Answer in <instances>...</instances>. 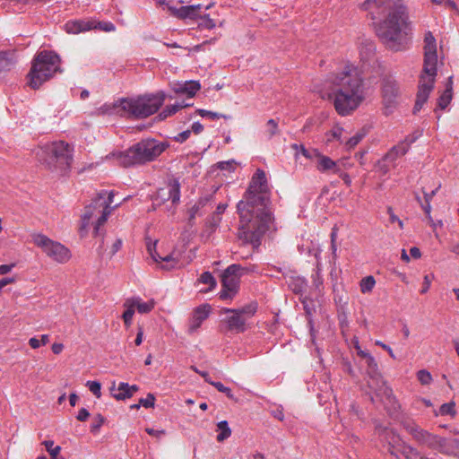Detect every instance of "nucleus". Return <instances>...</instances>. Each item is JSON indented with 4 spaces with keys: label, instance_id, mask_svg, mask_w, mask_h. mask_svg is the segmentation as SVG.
Masks as SVG:
<instances>
[{
    "label": "nucleus",
    "instance_id": "f257e3e1",
    "mask_svg": "<svg viewBox=\"0 0 459 459\" xmlns=\"http://www.w3.org/2000/svg\"><path fill=\"white\" fill-rule=\"evenodd\" d=\"M271 191L265 172L258 169L251 178L243 199L237 204L239 215L238 238L243 245L254 249L261 245L262 238L273 221L271 211Z\"/></svg>",
    "mask_w": 459,
    "mask_h": 459
},
{
    "label": "nucleus",
    "instance_id": "f03ea898",
    "mask_svg": "<svg viewBox=\"0 0 459 459\" xmlns=\"http://www.w3.org/2000/svg\"><path fill=\"white\" fill-rule=\"evenodd\" d=\"M359 8L373 21L377 36L388 49L397 52L407 48L405 30L410 21L405 0H365Z\"/></svg>",
    "mask_w": 459,
    "mask_h": 459
},
{
    "label": "nucleus",
    "instance_id": "7ed1b4c3",
    "mask_svg": "<svg viewBox=\"0 0 459 459\" xmlns=\"http://www.w3.org/2000/svg\"><path fill=\"white\" fill-rule=\"evenodd\" d=\"M330 97L333 99L336 112L349 116L366 100V87L358 68L346 65L341 71L333 74L329 79Z\"/></svg>",
    "mask_w": 459,
    "mask_h": 459
},
{
    "label": "nucleus",
    "instance_id": "20e7f679",
    "mask_svg": "<svg viewBox=\"0 0 459 459\" xmlns=\"http://www.w3.org/2000/svg\"><path fill=\"white\" fill-rule=\"evenodd\" d=\"M437 42L431 31H427L424 36V64L420 76L418 92L413 113L419 112L427 102L430 92L434 89L437 69Z\"/></svg>",
    "mask_w": 459,
    "mask_h": 459
},
{
    "label": "nucleus",
    "instance_id": "39448f33",
    "mask_svg": "<svg viewBox=\"0 0 459 459\" xmlns=\"http://www.w3.org/2000/svg\"><path fill=\"white\" fill-rule=\"evenodd\" d=\"M114 191L101 190L97 193L96 197L91 203L85 206L82 215L81 231H87L88 227L91 223L93 225V235L102 236L100 227L106 223L108 216L120 204L112 206Z\"/></svg>",
    "mask_w": 459,
    "mask_h": 459
},
{
    "label": "nucleus",
    "instance_id": "423d86ee",
    "mask_svg": "<svg viewBox=\"0 0 459 459\" xmlns=\"http://www.w3.org/2000/svg\"><path fill=\"white\" fill-rule=\"evenodd\" d=\"M169 144L153 138L143 139L124 152L117 154L119 163L123 167L145 164L156 160Z\"/></svg>",
    "mask_w": 459,
    "mask_h": 459
},
{
    "label": "nucleus",
    "instance_id": "0eeeda50",
    "mask_svg": "<svg viewBox=\"0 0 459 459\" xmlns=\"http://www.w3.org/2000/svg\"><path fill=\"white\" fill-rule=\"evenodd\" d=\"M60 65L61 59L55 52L48 50L38 52L27 75L29 86L34 90L39 89L56 73L62 72Z\"/></svg>",
    "mask_w": 459,
    "mask_h": 459
},
{
    "label": "nucleus",
    "instance_id": "6e6552de",
    "mask_svg": "<svg viewBox=\"0 0 459 459\" xmlns=\"http://www.w3.org/2000/svg\"><path fill=\"white\" fill-rule=\"evenodd\" d=\"M39 161L48 170L63 175L70 169L73 160L72 149L63 142H53L37 152Z\"/></svg>",
    "mask_w": 459,
    "mask_h": 459
},
{
    "label": "nucleus",
    "instance_id": "1a4fd4ad",
    "mask_svg": "<svg viewBox=\"0 0 459 459\" xmlns=\"http://www.w3.org/2000/svg\"><path fill=\"white\" fill-rule=\"evenodd\" d=\"M166 94L158 91L152 94H145L138 98L121 99L117 101V107L134 118H145L154 113L163 105Z\"/></svg>",
    "mask_w": 459,
    "mask_h": 459
},
{
    "label": "nucleus",
    "instance_id": "9d476101",
    "mask_svg": "<svg viewBox=\"0 0 459 459\" xmlns=\"http://www.w3.org/2000/svg\"><path fill=\"white\" fill-rule=\"evenodd\" d=\"M367 365L366 372L368 377V385L374 391L377 397H380L386 411L393 415L397 412L400 405L393 394V390L386 385L381 376L377 361L374 357H368L365 361Z\"/></svg>",
    "mask_w": 459,
    "mask_h": 459
},
{
    "label": "nucleus",
    "instance_id": "9b49d317",
    "mask_svg": "<svg viewBox=\"0 0 459 459\" xmlns=\"http://www.w3.org/2000/svg\"><path fill=\"white\" fill-rule=\"evenodd\" d=\"M32 238L34 244L56 262L64 264L70 259L69 249L61 243L54 241L43 234H35Z\"/></svg>",
    "mask_w": 459,
    "mask_h": 459
},
{
    "label": "nucleus",
    "instance_id": "f8f14e48",
    "mask_svg": "<svg viewBox=\"0 0 459 459\" xmlns=\"http://www.w3.org/2000/svg\"><path fill=\"white\" fill-rule=\"evenodd\" d=\"M239 264H231L221 274L222 289L219 297L222 300L232 299L238 291L239 288Z\"/></svg>",
    "mask_w": 459,
    "mask_h": 459
},
{
    "label": "nucleus",
    "instance_id": "ddd939ff",
    "mask_svg": "<svg viewBox=\"0 0 459 459\" xmlns=\"http://www.w3.org/2000/svg\"><path fill=\"white\" fill-rule=\"evenodd\" d=\"M414 141L415 138L411 140L406 138L405 140L392 147L389 152L382 158V160H378L377 164V169L385 175L390 170L391 168H394L396 166V160L408 152L411 144Z\"/></svg>",
    "mask_w": 459,
    "mask_h": 459
},
{
    "label": "nucleus",
    "instance_id": "4468645a",
    "mask_svg": "<svg viewBox=\"0 0 459 459\" xmlns=\"http://www.w3.org/2000/svg\"><path fill=\"white\" fill-rule=\"evenodd\" d=\"M405 430L420 445L435 449L439 436L433 435L417 425L413 420H405L402 422Z\"/></svg>",
    "mask_w": 459,
    "mask_h": 459
},
{
    "label": "nucleus",
    "instance_id": "2eb2a0df",
    "mask_svg": "<svg viewBox=\"0 0 459 459\" xmlns=\"http://www.w3.org/2000/svg\"><path fill=\"white\" fill-rule=\"evenodd\" d=\"M375 432L378 436L380 441L387 445L388 453L391 455L397 457L396 450L403 443L400 436L394 429L381 424H377L376 426Z\"/></svg>",
    "mask_w": 459,
    "mask_h": 459
},
{
    "label": "nucleus",
    "instance_id": "dca6fc26",
    "mask_svg": "<svg viewBox=\"0 0 459 459\" xmlns=\"http://www.w3.org/2000/svg\"><path fill=\"white\" fill-rule=\"evenodd\" d=\"M227 316L222 321L221 331L230 332L233 333H244L248 328V324L244 316H240L235 308H223L222 310Z\"/></svg>",
    "mask_w": 459,
    "mask_h": 459
},
{
    "label": "nucleus",
    "instance_id": "f3484780",
    "mask_svg": "<svg viewBox=\"0 0 459 459\" xmlns=\"http://www.w3.org/2000/svg\"><path fill=\"white\" fill-rule=\"evenodd\" d=\"M157 198L161 202L171 200L176 204L180 200V184L178 179H170L165 187L160 188L157 192Z\"/></svg>",
    "mask_w": 459,
    "mask_h": 459
},
{
    "label": "nucleus",
    "instance_id": "a211bd4d",
    "mask_svg": "<svg viewBox=\"0 0 459 459\" xmlns=\"http://www.w3.org/2000/svg\"><path fill=\"white\" fill-rule=\"evenodd\" d=\"M156 245L157 241H155L154 243L147 244V251L151 257L153 259V261H155L156 263L166 262L168 264L162 266V268L166 270L179 268L181 266L179 264V262L174 257L173 254H169L165 256L160 255L156 251Z\"/></svg>",
    "mask_w": 459,
    "mask_h": 459
},
{
    "label": "nucleus",
    "instance_id": "6ab92c4d",
    "mask_svg": "<svg viewBox=\"0 0 459 459\" xmlns=\"http://www.w3.org/2000/svg\"><path fill=\"white\" fill-rule=\"evenodd\" d=\"M315 161V167L317 171L323 174H335L340 172V166L330 157L324 155L322 152L317 153Z\"/></svg>",
    "mask_w": 459,
    "mask_h": 459
},
{
    "label": "nucleus",
    "instance_id": "aec40b11",
    "mask_svg": "<svg viewBox=\"0 0 459 459\" xmlns=\"http://www.w3.org/2000/svg\"><path fill=\"white\" fill-rule=\"evenodd\" d=\"M138 390V385H130L124 382H120L117 386H116L115 383H113L112 386L110 387V393L112 396L117 401H123L132 397L134 394Z\"/></svg>",
    "mask_w": 459,
    "mask_h": 459
},
{
    "label": "nucleus",
    "instance_id": "412c9836",
    "mask_svg": "<svg viewBox=\"0 0 459 459\" xmlns=\"http://www.w3.org/2000/svg\"><path fill=\"white\" fill-rule=\"evenodd\" d=\"M210 310L211 307L208 304L199 306L195 309L188 326L190 333H195L201 326L203 322L208 317Z\"/></svg>",
    "mask_w": 459,
    "mask_h": 459
},
{
    "label": "nucleus",
    "instance_id": "4be33fe9",
    "mask_svg": "<svg viewBox=\"0 0 459 459\" xmlns=\"http://www.w3.org/2000/svg\"><path fill=\"white\" fill-rule=\"evenodd\" d=\"M97 28L95 22L90 20H72L65 24V30L70 34H78Z\"/></svg>",
    "mask_w": 459,
    "mask_h": 459
},
{
    "label": "nucleus",
    "instance_id": "5701e85b",
    "mask_svg": "<svg viewBox=\"0 0 459 459\" xmlns=\"http://www.w3.org/2000/svg\"><path fill=\"white\" fill-rule=\"evenodd\" d=\"M201 9V4H194V5H186L181 6L179 8L169 6V10L171 14L179 19H196L199 17V10Z\"/></svg>",
    "mask_w": 459,
    "mask_h": 459
},
{
    "label": "nucleus",
    "instance_id": "b1692460",
    "mask_svg": "<svg viewBox=\"0 0 459 459\" xmlns=\"http://www.w3.org/2000/svg\"><path fill=\"white\" fill-rule=\"evenodd\" d=\"M400 93L397 82L392 79H385L383 83V98L387 105H392L395 102L396 98Z\"/></svg>",
    "mask_w": 459,
    "mask_h": 459
},
{
    "label": "nucleus",
    "instance_id": "393cba45",
    "mask_svg": "<svg viewBox=\"0 0 459 459\" xmlns=\"http://www.w3.org/2000/svg\"><path fill=\"white\" fill-rule=\"evenodd\" d=\"M176 93L186 94L188 97H194L200 90V83L196 81H189L184 83H177L173 87Z\"/></svg>",
    "mask_w": 459,
    "mask_h": 459
},
{
    "label": "nucleus",
    "instance_id": "a878e982",
    "mask_svg": "<svg viewBox=\"0 0 459 459\" xmlns=\"http://www.w3.org/2000/svg\"><path fill=\"white\" fill-rule=\"evenodd\" d=\"M397 452V457L399 458V454L403 455L406 459H428L423 457L420 453L412 447L410 445H407L405 442L401 445V446L396 450Z\"/></svg>",
    "mask_w": 459,
    "mask_h": 459
},
{
    "label": "nucleus",
    "instance_id": "bb28decb",
    "mask_svg": "<svg viewBox=\"0 0 459 459\" xmlns=\"http://www.w3.org/2000/svg\"><path fill=\"white\" fill-rule=\"evenodd\" d=\"M453 82L452 77L448 78V82L446 84V88L444 91V92L440 95V97L437 100V107L441 109H445L452 100V91H453Z\"/></svg>",
    "mask_w": 459,
    "mask_h": 459
},
{
    "label": "nucleus",
    "instance_id": "cd10ccee",
    "mask_svg": "<svg viewBox=\"0 0 459 459\" xmlns=\"http://www.w3.org/2000/svg\"><path fill=\"white\" fill-rule=\"evenodd\" d=\"M189 104H185L184 102H178L171 106H167L157 117L156 119L158 120H164L168 117H170L174 114H176L178 110L185 107H188Z\"/></svg>",
    "mask_w": 459,
    "mask_h": 459
},
{
    "label": "nucleus",
    "instance_id": "c85d7f7f",
    "mask_svg": "<svg viewBox=\"0 0 459 459\" xmlns=\"http://www.w3.org/2000/svg\"><path fill=\"white\" fill-rule=\"evenodd\" d=\"M289 286L296 294H302L307 288V280L303 277H290Z\"/></svg>",
    "mask_w": 459,
    "mask_h": 459
},
{
    "label": "nucleus",
    "instance_id": "c756f323",
    "mask_svg": "<svg viewBox=\"0 0 459 459\" xmlns=\"http://www.w3.org/2000/svg\"><path fill=\"white\" fill-rule=\"evenodd\" d=\"M130 299H131L132 302L134 303V307L137 308V311L141 314L149 313L154 307L153 300H151L148 302H143L141 298H139V297H133Z\"/></svg>",
    "mask_w": 459,
    "mask_h": 459
},
{
    "label": "nucleus",
    "instance_id": "7c9ffc66",
    "mask_svg": "<svg viewBox=\"0 0 459 459\" xmlns=\"http://www.w3.org/2000/svg\"><path fill=\"white\" fill-rule=\"evenodd\" d=\"M123 306L126 308V310L122 315V318L124 320L126 326L128 327L132 324L133 316L134 314L135 307H134V303L132 302L131 299H126Z\"/></svg>",
    "mask_w": 459,
    "mask_h": 459
},
{
    "label": "nucleus",
    "instance_id": "2f4dec72",
    "mask_svg": "<svg viewBox=\"0 0 459 459\" xmlns=\"http://www.w3.org/2000/svg\"><path fill=\"white\" fill-rule=\"evenodd\" d=\"M217 430L220 431L216 437L218 442H223L231 436V429L227 420L218 422Z\"/></svg>",
    "mask_w": 459,
    "mask_h": 459
},
{
    "label": "nucleus",
    "instance_id": "473e14b6",
    "mask_svg": "<svg viewBox=\"0 0 459 459\" xmlns=\"http://www.w3.org/2000/svg\"><path fill=\"white\" fill-rule=\"evenodd\" d=\"M367 134L365 128L358 131L353 136L347 138L345 137L343 144H345L348 150L353 149Z\"/></svg>",
    "mask_w": 459,
    "mask_h": 459
},
{
    "label": "nucleus",
    "instance_id": "72a5a7b5",
    "mask_svg": "<svg viewBox=\"0 0 459 459\" xmlns=\"http://www.w3.org/2000/svg\"><path fill=\"white\" fill-rule=\"evenodd\" d=\"M257 307L258 306L256 302H251L240 308L235 309V311L240 314V316H244V318H246L247 321L249 318L255 316L257 311Z\"/></svg>",
    "mask_w": 459,
    "mask_h": 459
},
{
    "label": "nucleus",
    "instance_id": "f704fd0d",
    "mask_svg": "<svg viewBox=\"0 0 459 459\" xmlns=\"http://www.w3.org/2000/svg\"><path fill=\"white\" fill-rule=\"evenodd\" d=\"M321 271H322L321 264H320V263H317L316 267L314 271V273L312 274V282H313V286H314L315 290L318 293L322 292L323 283H324Z\"/></svg>",
    "mask_w": 459,
    "mask_h": 459
},
{
    "label": "nucleus",
    "instance_id": "c9c22d12",
    "mask_svg": "<svg viewBox=\"0 0 459 459\" xmlns=\"http://www.w3.org/2000/svg\"><path fill=\"white\" fill-rule=\"evenodd\" d=\"M435 449L443 454H451L455 450V446L449 442V439L439 437Z\"/></svg>",
    "mask_w": 459,
    "mask_h": 459
},
{
    "label": "nucleus",
    "instance_id": "e433bc0d",
    "mask_svg": "<svg viewBox=\"0 0 459 459\" xmlns=\"http://www.w3.org/2000/svg\"><path fill=\"white\" fill-rule=\"evenodd\" d=\"M376 285V280L372 275L362 278L359 282L360 291L362 293L371 292Z\"/></svg>",
    "mask_w": 459,
    "mask_h": 459
},
{
    "label": "nucleus",
    "instance_id": "4c0bfd02",
    "mask_svg": "<svg viewBox=\"0 0 459 459\" xmlns=\"http://www.w3.org/2000/svg\"><path fill=\"white\" fill-rule=\"evenodd\" d=\"M343 133H344V129L342 127L334 126L327 134V135H328L327 141L330 142L333 140H336V141L340 142V143H343L344 140H345V137H343Z\"/></svg>",
    "mask_w": 459,
    "mask_h": 459
},
{
    "label": "nucleus",
    "instance_id": "58836bf2",
    "mask_svg": "<svg viewBox=\"0 0 459 459\" xmlns=\"http://www.w3.org/2000/svg\"><path fill=\"white\" fill-rule=\"evenodd\" d=\"M199 282L209 285L208 290H212L216 287V280L210 272H204L199 278Z\"/></svg>",
    "mask_w": 459,
    "mask_h": 459
},
{
    "label": "nucleus",
    "instance_id": "ea45409f",
    "mask_svg": "<svg viewBox=\"0 0 459 459\" xmlns=\"http://www.w3.org/2000/svg\"><path fill=\"white\" fill-rule=\"evenodd\" d=\"M196 112L202 117H208L211 120H216V119H219V118H224V119L230 118V116H227V115H224V114H221V113L209 111V110H206V109H201L200 108V109H197Z\"/></svg>",
    "mask_w": 459,
    "mask_h": 459
},
{
    "label": "nucleus",
    "instance_id": "a19ab883",
    "mask_svg": "<svg viewBox=\"0 0 459 459\" xmlns=\"http://www.w3.org/2000/svg\"><path fill=\"white\" fill-rule=\"evenodd\" d=\"M42 445L46 447L51 459H57V455L61 451V447L59 446H54V441L52 440H45L42 442Z\"/></svg>",
    "mask_w": 459,
    "mask_h": 459
},
{
    "label": "nucleus",
    "instance_id": "79ce46f5",
    "mask_svg": "<svg viewBox=\"0 0 459 459\" xmlns=\"http://www.w3.org/2000/svg\"><path fill=\"white\" fill-rule=\"evenodd\" d=\"M204 206V200H199L195 204H194L190 210H189V218H188V221H189V224H193V221L195 218V216L199 213V211L202 207Z\"/></svg>",
    "mask_w": 459,
    "mask_h": 459
},
{
    "label": "nucleus",
    "instance_id": "37998d69",
    "mask_svg": "<svg viewBox=\"0 0 459 459\" xmlns=\"http://www.w3.org/2000/svg\"><path fill=\"white\" fill-rule=\"evenodd\" d=\"M212 386H214L219 392H221L223 394H226V396L231 400H235L236 401V398L231 391V389L230 387H227L225 386L221 382H214L212 381V383L211 384Z\"/></svg>",
    "mask_w": 459,
    "mask_h": 459
},
{
    "label": "nucleus",
    "instance_id": "c03bdc74",
    "mask_svg": "<svg viewBox=\"0 0 459 459\" xmlns=\"http://www.w3.org/2000/svg\"><path fill=\"white\" fill-rule=\"evenodd\" d=\"M417 378L421 385H429L432 381L431 374L426 369H421L418 371Z\"/></svg>",
    "mask_w": 459,
    "mask_h": 459
},
{
    "label": "nucleus",
    "instance_id": "a18cd8bd",
    "mask_svg": "<svg viewBox=\"0 0 459 459\" xmlns=\"http://www.w3.org/2000/svg\"><path fill=\"white\" fill-rule=\"evenodd\" d=\"M455 405L454 402L442 404L439 409V413L441 415L454 416L455 414Z\"/></svg>",
    "mask_w": 459,
    "mask_h": 459
},
{
    "label": "nucleus",
    "instance_id": "49530a36",
    "mask_svg": "<svg viewBox=\"0 0 459 459\" xmlns=\"http://www.w3.org/2000/svg\"><path fill=\"white\" fill-rule=\"evenodd\" d=\"M86 385L90 389V391L97 397L100 398L101 395V385L98 381H88Z\"/></svg>",
    "mask_w": 459,
    "mask_h": 459
},
{
    "label": "nucleus",
    "instance_id": "de8ad7c7",
    "mask_svg": "<svg viewBox=\"0 0 459 459\" xmlns=\"http://www.w3.org/2000/svg\"><path fill=\"white\" fill-rule=\"evenodd\" d=\"M267 127V134L269 138H272L273 135H275L278 133V124L276 120L271 118L266 123Z\"/></svg>",
    "mask_w": 459,
    "mask_h": 459
},
{
    "label": "nucleus",
    "instance_id": "09e8293b",
    "mask_svg": "<svg viewBox=\"0 0 459 459\" xmlns=\"http://www.w3.org/2000/svg\"><path fill=\"white\" fill-rule=\"evenodd\" d=\"M198 18H200L202 20L200 26H202L205 29H208V30H212L213 28H215V26H216L215 22L210 18L209 14H205L204 16L199 15Z\"/></svg>",
    "mask_w": 459,
    "mask_h": 459
},
{
    "label": "nucleus",
    "instance_id": "8fccbe9b",
    "mask_svg": "<svg viewBox=\"0 0 459 459\" xmlns=\"http://www.w3.org/2000/svg\"><path fill=\"white\" fill-rule=\"evenodd\" d=\"M431 2L438 5L444 4L459 13L457 4L454 0H431Z\"/></svg>",
    "mask_w": 459,
    "mask_h": 459
},
{
    "label": "nucleus",
    "instance_id": "3c124183",
    "mask_svg": "<svg viewBox=\"0 0 459 459\" xmlns=\"http://www.w3.org/2000/svg\"><path fill=\"white\" fill-rule=\"evenodd\" d=\"M155 396L152 394H148L146 398L140 399L141 406L144 408H152L154 407Z\"/></svg>",
    "mask_w": 459,
    "mask_h": 459
},
{
    "label": "nucleus",
    "instance_id": "603ef678",
    "mask_svg": "<svg viewBox=\"0 0 459 459\" xmlns=\"http://www.w3.org/2000/svg\"><path fill=\"white\" fill-rule=\"evenodd\" d=\"M105 421V419L102 415L100 414H98L94 420H93V422L91 426V432H97L100 428L102 426V424L104 423Z\"/></svg>",
    "mask_w": 459,
    "mask_h": 459
},
{
    "label": "nucleus",
    "instance_id": "864d4df0",
    "mask_svg": "<svg viewBox=\"0 0 459 459\" xmlns=\"http://www.w3.org/2000/svg\"><path fill=\"white\" fill-rule=\"evenodd\" d=\"M317 153H320V152L317 149H303V156L312 161H316V159L317 158Z\"/></svg>",
    "mask_w": 459,
    "mask_h": 459
},
{
    "label": "nucleus",
    "instance_id": "5fc2aeb1",
    "mask_svg": "<svg viewBox=\"0 0 459 459\" xmlns=\"http://www.w3.org/2000/svg\"><path fill=\"white\" fill-rule=\"evenodd\" d=\"M421 208L422 210L424 211L429 223H431L433 226H435V223L433 221V219L430 215V212H431V205H430V203L429 202H425L424 201V204H421Z\"/></svg>",
    "mask_w": 459,
    "mask_h": 459
},
{
    "label": "nucleus",
    "instance_id": "6e6d98bb",
    "mask_svg": "<svg viewBox=\"0 0 459 459\" xmlns=\"http://www.w3.org/2000/svg\"><path fill=\"white\" fill-rule=\"evenodd\" d=\"M145 431L150 436L155 437L157 438H160L161 437H163L165 435V430L164 429H154L152 428H146Z\"/></svg>",
    "mask_w": 459,
    "mask_h": 459
},
{
    "label": "nucleus",
    "instance_id": "4d7b16f0",
    "mask_svg": "<svg viewBox=\"0 0 459 459\" xmlns=\"http://www.w3.org/2000/svg\"><path fill=\"white\" fill-rule=\"evenodd\" d=\"M191 134V130H186L178 134L177 136L174 137L176 142L178 143H184L186 141Z\"/></svg>",
    "mask_w": 459,
    "mask_h": 459
},
{
    "label": "nucleus",
    "instance_id": "13d9d810",
    "mask_svg": "<svg viewBox=\"0 0 459 459\" xmlns=\"http://www.w3.org/2000/svg\"><path fill=\"white\" fill-rule=\"evenodd\" d=\"M97 27L100 28V30H104V31H113V30H115V25L112 22H99Z\"/></svg>",
    "mask_w": 459,
    "mask_h": 459
},
{
    "label": "nucleus",
    "instance_id": "bf43d9fd",
    "mask_svg": "<svg viewBox=\"0 0 459 459\" xmlns=\"http://www.w3.org/2000/svg\"><path fill=\"white\" fill-rule=\"evenodd\" d=\"M191 368H192L195 372H196V373H198L200 376H202V377H204V381H205L206 383H208V384H210V385L212 383V380L211 379V377H210V376H209V373H208V372H206V371H201V370L197 369V368H196V367H195V366H192V367H191Z\"/></svg>",
    "mask_w": 459,
    "mask_h": 459
},
{
    "label": "nucleus",
    "instance_id": "052dcab7",
    "mask_svg": "<svg viewBox=\"0 0 459 459\" xmlns=\"http://www.w3.org/2000/svg\"><path fill=\"white\" fill-rule=\"evenodd\" d=\"M90 416V413L88 411L87 409L85 408H82L79 411H78V414L76 416V419L79 420V421H85Z\"/></svg>",
    "mask_w": 459,
    "mask_h": 459
},
{
    "label": "nucleus",
    "instance_id": "680f3d73",
    "mask_svg": "<svg viewBox=\"0 0 459 459\" xmlns=\"http://www.w3.org/2000/svg\"><path fill=\"white\" fill-rule=\"evenodd\" d=\"M375 343H376V345H377V346L381 347L382 349H384L385 351H386L391 358L395 359V356H394L393 350L391 349L390 346L386 345L385 343L382 342L381 341H376Z\"/></svg>",
    "mask_w": 459,
    "mask_h": 459
},
{
    "label": "nucleus",
    "instance_id": "e2e57ef3",
    "mask_svg": "<svg viewBox=\"0 0 459 459\" xmlns=\"http://www.w3.org/2000/svg\"><path fill=\"white\" fill-rule=\"evenodd\" d=\"M439 188H440V185H438V186L436 189L432 190L429 193L423 191L424 201L430 203L432 198L436 195V194H437V192L438 191Z\"/></svg>",
    "mask_w": 459,
    "mask_h": 459
},
{
    "label": "nucleus",
    "instance_id": "0e129e2a",
    "mask_svg": "<svg viewBox=\"0 0 459 459\" xmlns=\"http://www.w3.org/2000/svg\"><path fill=\"white\" fill-rule=\"evenodd\" d=\"M14 266H15V264L0 265V275H4V274L10 273Z\"/></svg>",
    "mask_w": 459,
    "mask_h": 459
},
{
    "label": "nucleus",
    "instance_id": "69168bd1",
    "mask_svg": "<svg viewBox=\"0 0 459 459\" xmlns=\"http://www.w3.org/2000/svg\"><path fill=\"white\" fill-rule=\"evenodd\" d=\"M340 178L343 180L344 184L347 186H350L351 185V177L345 173V172H342V169H340V172L337 173Z\"/></svg>",
    "mask_w": 459,
    "mask_h": 459
},
{
    "label": "nucleus",
    "instance_id": "338daca9",
    "mask_svg": "<svg viewBox=\"0 0 459 459\" xmlns=\"http://www.w3.org/2000/svg\"><path fill=\"white\" fill-rule=\"evenodd\" d=\"M15 281V278L13 277H6L2 280H0V293L2 292V290L4 287H5L8 284L13 283Z\"/></svg>",
    "mask_w": 459,
    "mask_h": 459
},
{
    "label": "nucleus",
    "instance_id": "774afa93",
    "mask_svg": "<svg viewBox=\"0 0 459 459\" xmlns=\"http://www.w3.org/2000/svg\"><path fill=\"white\" fill-rule=\"evenodd\" d=\"M51 350L54 354H60L64 350V344L63 343H57L55 342L52 344Z\"/></svg>",
    "mask_w": 459,
    "mask_h": 459
}]
</instances>
